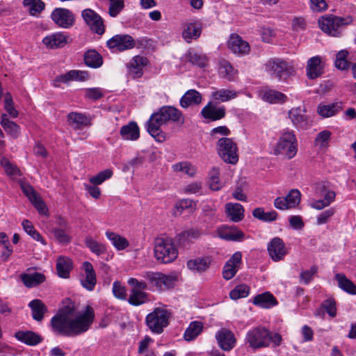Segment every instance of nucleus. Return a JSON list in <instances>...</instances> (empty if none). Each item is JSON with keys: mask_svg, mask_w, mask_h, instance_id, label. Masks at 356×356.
<instances>
[{"mask_svg": "<svg viewBox=\"0 0 356 356\" xmlns=\"http://www.w3.org/2000/svg\"><path fill=\"white\" fill-rule=\"evenodd\" d=\"M147 64V58L140 56H134L127 65L129 74L134 78L141 77L143 74V67Z\"/></svg>", "mask_w": 356, "mask_h": 356, "instance_id": "412c9836", "label": "nucleus"}, {"mask_svg": "<svg viewBox=\"0 0 356 356\" xmlns=\"http://www.w3.org/2000/svg\"><path fill=\"white\" fill-rule=\"evenodd\" d=\"M268 330L257 327L248 332V342L254 348L268 347Z\"/></svg>", "mask_w": 356, "mask_h": 356, "instance_id": "2eb2a0df", "label": "nucleus"}, {"mask_svg": "<svg viewBox=\"0 0 356 356\" xmlns=\"http://www.w3.org/2000/svg\"><path fill=\"white\" fill-rule=\"evenodd\" d=\"M298 143L293 130H283L274 147L275 155H283L288 159L294 158L298 152Z\"/></svg>", "mask_w": 356, "mask_h": 356, "instance_id": "20e7f679", "label": "nucleus"}, {"mask_svg": "<svg viewBox=\"0 0 356 356\" xmlns=\"http://www.w3.org/2000/svg\"><path fill=\"white\" fill-rule=\"evenodd\" d=\"M113 293L114 296L120 300H126L127 289L119 281H115L113 284Z\"/></svg>", "mask_w": 356, "mask_h": 356, "instance_id": "774afa93", "label": "nucleus"}, {"mask_svg": "<svg viewBox=\"0 0 356 356\" xmlns=\"http://www.w3.org/2000/svg\"><path fill=\"white\" fill-rule=\"evenodd\" d=\"M203 118L209 121H217L224 118L226 115V108L224 106H218L212 102H209L201 111Z\"/></svg>", "mask_w": 356, "mask_h": 356, "instance_id": "dca6fc26", "label": "nucleus"}, {"mask_svg": "<svg viewBox=\"0 0 356 356\" xmlns=\"http://www.w3.org/2000/svg\"><path fill=\"white\" fill-rule=\"evenodd\" d=\"M21 279L26 287L32 288L44 282L45 276L37 272L31 274L24 273L21 275Z\"/></svg>", "mask_w": 356, "mask_h": 356, "instance_id": "58836bf2", "label": "nucleus"}, {"mask_svg": "<svg viewBox=\"0 0 356 356\" xmlns=\"http://www.w3.org/2000/svg\"><path fill=\"white\" fill-rule=\"evenodd\" d=\"M4 108L11 118H15L18 116L19 113L14 106L12 95L9 92L5 95Z\"/></svg>", "mask_w": 356, "mask_h": 356, "instance_id": "e2e57ef3", "label": "nucleus"}, {"mask_svg": "<svg viewBox=\"0 0 356 356\" xmlns=\"http://www.w3.org/2000/svg\"><path fill=\"white\" fill-rule=\"evenodd\" d=\"M83 269L84 275L80 279L81 284L83 288L89 291L95 289L97 284L96 273L92 264L89 261L83 263Z\"/></svg>", "mask_w": 356, "mask_h": 356, "instance_id": "6ab92c4d", "label": "nucleus"}, {"mask_svg": "<svg viewBox=\"0 0 356 356\" xmlns=\"http://www.w3.org/2000/svg\"><path fill=\"white\" fill-rule=\"evenodd\" d=\"M70 229H64L62 228L54 227L52 230L55 238L61 243H69L71 237L67 234Z\"/></svg>", "mask_w": 356, "mask_h": 356, "instance_id": "69168bd1", "label": "nucleus"}, {"mask_svg": "<svg viewBox=\"0 0 356 356\" xmlns=\"http://www.w3.org/2000/svg\"><path fill=\"white\" fill-rule=\"evenodd\" d=\"M20 188L23 193L27 197L38 212L41 214H45L47 211L46 204L33 187L29 183L21 181Z\"/></svg>", "mask_w": 356, "mask_h": 356, "instance_id": "ddd939ff", "label": "nucleus"}, {"mask_svg": "<svg viewBox=\"0 0 356 356\" xmlns=\"http://www.w3.org/2000/svg\"><path fill=\"white\" fill-rule=\"evenodd\" d=\"M236 71L227 60H222L220 63L219 74L221 77L231 81L234 79Z\"/></svg>", "mask_w": 356, "mask_h": 356, "instance_id": "49530a36", "label": "nucleus"}, {"mask_svg": "<svg viewBox=\"0 0 356 356\" xmlns=\"http://www.w3.org/2000/svg\"><path fill=\"white\" fill-rule=\"evenodd\" d=\"M202 101V95L196 90L191 89L187 90L181 97L179 103L182 108H187L191 106L199 105Z\"/></svg>", "mask_w": 356, "mask_h": 356, "instance_id": "b1692460", "label": "nucleus"}, {"mask_svg": "<svg viewBox=\"0 0 356 356\" xmlns=\"http://www.w3.org/2000/svg\"><path fill=\"white\" fill-rule=\"evenodd\" d=\"M183 123L184 118L181 112L172 106H163L152 113L145 124L147 132L158 142L165 140L161 127L169 122Z\"/></svg>", "mask_w": 356, "mask_h": 356, "instance_id": "f03ea898", "label": "nucleus"}, {"mask_svg": "<svg viewBox=\"0 0 356 356\" xmlns=\"http://www.w3.org/2000/svg\"><path fill=\"white\" fill-rule=\"evenodd\" d=\"M106 46L110 49L124 51L136 47V40L128 34H117L106 42Z\"/></svg>", "mask_w": 356, "mask_h": 356, "instance_id": "9b49d317", "label": "nucleus"}, {"mask_svg": "<svg viewBox=\"0 0 356 356\" xmlns=\"http://www.w3.org/2000/svg\"><path fill=\"white\" fill-rule=\"evenodd\" d=\"M261 97L270 104H284L288 100L285 94L273 89L263 90L261 92Z\"/></svg>", "mask_w": 356, "mask_h": 356, "instance_id": "cd10ccee", "label": "nucleus"}, {"mask_svg": "<svg viewBox=\"0 0 356 356\" xmlns=\"http://www.w3.org/2000/svg\"><path fill=\"white\" fill-rule=\"evenodd\" d=\"M288 116L296 129L305 130L312 125V121L303 107L292 108L289 111Z\"/></svg>", "mask_w": 356, "mask_h": 356, "instance_id": "9d476101", "label": "nucleus"}, {"mask_svg": "<svg viewBox=\"0 0 356 356\" xmlns=\"http://www.w3.org/2000/svg\"><path fill=\"white\" fill-rule=\"evenodd\" d=\"M208 184L212 191H219L222 187V183L220 181V171L218 168H213L209 172Z\"/></svg>", "mask_w": 356, "mask_h": 356, "instance_id": "8fccbe9b", "label": "nucleus"}, {"mask_svg": "<svg viewBox=\"0 0 356 356\" xmlns=\"http://www.w3.org/2000/svg\"><path fill=\"white\" fill-rule=\"evenodd\" d=\"M306 76L310 80L321 76L324 73V64L319 56L310 58L306 65Z\"/></svg>", "mask_w": 356, "mask_h": 356, "instance_id": "f3484780", "label": "nucleus"}, {"mask_svg": "<svg viewBox=\"0 0 356 356\" xmlns=\"http://www.w3.org/2000/svg\"><path fill=\"white\" fill-rule=\"evenodd\" d=\"M218 236L226 241H239L243 238V233L239 231L236 227H228L222 225L218 229Z\"/></svg>", "mask_w": 356, "mask_h": 356, "instance_id": "5701e85b", "label": "nucleus"}, {"mask_svg": "<svg viewBox=\"0 0 356 356\" xmlns=\"http://www.w3.org/2000/svg\"><path fill=\"white\" fill-rule=\"evenodd\" d=\"M301 194L298 189H292L285 196L289 209L296 207L300 202Z\"/></svg>", "mask_w": 356, "mask_h": 356, "instance_id": "680f3d73", "label": "nucleus"}, {"mask_svg": "<svg viewBox=\"0 0 356 356\" xmlns=\"http://www.w3.org/2000/svg\"><path fill=\"white\" fill-rule=\"evenodd\" d=\"M252 215L255 218L264 222H272L277 219V213L275 211H264L263 208H256L252 211Z\"/></svg>", "mask_w": 356, "mask_h": 356, "instance_id": "3c124183", "label": "nucleus"}, {"mask_svg": "<svg viewBox=\"0 0 356 356\" xmlns=\"http://www.w3.org/2000/svg\"><path fill=\"white\" fill-rule=\"evenodd\" d=\"M341 108V103L339 102L327 104L321 103L317 106V113L323 118H331L336 115Z\"/></svg>", "mask_w": 356, "mask_h": 356, "instance_id": "bb28decb", "label": "nucleus"}, {"mask_svg": "<svg viewBox=\"0 0 356 356\" xmlns=\"http://www.w3.org/2000/svg\"><path fill=\"white\" fill-rule=\"evenodd\" d=\"M187 58L190 63L200 67H204L207 65V56L195 50L188 51Z\"/></svg>", "mask_w": 356, "mask_h": 356, "instance_id": "09e8293b", "label": "nucleus"}, {"mask_svg": "<svg viewBox=\"0 0 356 356\" xmlns=\"http://www.w3.org/2000/svg\"><path fill=\"white\" fill-rule=\"evenodd\" d=\"M88 76V74L85 71L70 70L64 74L58 76L54 81L67 83L71 81H85Z\"/></svg>", "mask_w": 356, "mask_h": 356, "instance_id": "7c9ffc66", "label": "nucleus"}, {"mask_svg": "<svg viewBox=\"0 0 356 356\" xmlns=\"http://www.w3.org/2000/svg\"><path fill=\"white\" fill-rule=\"evenodd\" d=\"M142 276L149 282L152 288L160 291L161 273L146 271L143 273Z\"/></svg>", "mask_w": 356, "mask_h": 356, "instance_id": "864d4df0", "label": "nucleus"}, {"mask_svg": "<svg viewBox=\"0 0 356 356\" xmlns=\"http://www.w3.org/2000/svg\"><path fill=\"white\" fill-rule=\"evenodd\" d=\"M225 213L231 220L238 222L243 218L244 209L238 203L229 202L225 205Z\"/></svg>", "mask_w": 356, "mask_h": 356, "instance_id": "72a5a7b5", "label": "nucleus"}, {"mask_svg": "<svg viewBox=\"0 0 356 356\" xmlns=\"http://www.w3.org/2000/svg\"><path fill=\"white\" fill-rule=\"evenodd\" d=\"M72 269V263L70 259L65 257H59L57 259L56 270L58 275L62 278H68Z\"/></svg>", "mask_w": 356, "mask_h": 356, "instance_id": "e433bc0d", "label": "nucleus"}, {"mask_svg": "<svg viewBox=\"0 0 356 356\" xmlns=\"http://www.w3.org/2000/svg\"><path fill=\"white\" fill-rule=\"evenodd\" d=\"M215 337L218 346L224 351L231 350L236 345L234 334L226 328H222L218 330Z\"/></svg>", "mask_w": 356, "mask_h": 356, "instance_id": "a211bd4d", "label": "nucleus"}, {"mask_svg": "<svg viewBox=\"0 0 356 356\" xmlns=\"http://www.w3.org/2000/svg\"><path fill=\"white\" fill-rule=\"evenodd\" d=\"M331 135L332 133L328 130L319 132L314 140V145L320 148L327 147Z\"/></svg>", "mask_w": 356, "mask_h": 356, "instance_id": "13d9d810", "label": "nucleus"}, {"mask_svg": "<svg viewBox=\"0 0 356 356\" xmlns=\"http://www.w3.org/2000/svg\"><path fill=\"white\" fill-rule=\"evenodd\" d=\"M297 63L295 60H288L279 58L268 60L265 64V70L273 78L279 81L287 82L288 79L296 73Z\"/></svg>", "mask_w": 356, "mask_h": 356, "instance_id": "7ed1b4c3", "label": "nucleus"}, {"mask_svg": "<svg viewBox=\"0 0 356 356\" xmlns=\"http://www.w3.org/2000/svg\"><path fill=\"white\" fill-rule=\"evenodd\" d=\"M227 47L234 54L242 56L245 53V44L242 38L236 34L230 35L227 41Z\"/></svg>", "mask_w": 356, "mask_h": 356, "instance_id": "c756f323", "label": "nucleus"}, {"mask_svg": "<svg viewBox=\"0 0 356 356\" xmlns=\"http://www.w3.org/2000/svg\"><path fill=\"white\" fill-rule=\"evenodd\" d=\"M29 307L31 309V315L33 318L38 322H41L43 320L44 314L48 311V309L44 303L39 299L31 300L29 303Z\"/></svg>", "mask_w": 356, "mask_h": 356, "instance_id": "c85d7f7f", "label": "nucleus"}, {"mask_svg": "<svg viewBox=\"0 0 356 356\" xmlns=\"http://www.w3.org/2000/svg\"><path fill=\"white\" fill-rule=\"evenodd\" d=\"M173 169L177 172H184L190 177H193L197 172L196 168L191 163L186 161L175 164L173 165Z\"/></svg>", "mask_w": 356, "mask_h": 356, "instance_id": "bf43d9fd", "label": "nucleus"}, {"mask_svg": "<svg viewBox=\"0 0 356 356\" xmlns=\"http://www.w3.org/2000/svg\"><path fill=\"white\" fill-rule=\"evenodd\" d=\"M217 151L220 157L226 163L235 164L238 160L236 143L227 137L218 139Z\"/></svg>", "mask_w": 356, "mask_h": 356, "instance_id": "6e6552de", "label": "nucleus"}, {"mask_svg": "<svg viewBox=\"0 0 356 356\" xmlns=\"http://www.w3.org/2000/svg\"><path fill=\"white\" fill-rule=\"evenodd\" d=\"M67 120L70 125L74 129H79L88 124V118L82 113H70L67 115Z\"/></svg>", "mask_w": 356, "mask_h": 356, "instance_id": "37998d69", "label": "nucleus"}, {"mask_svg": "<svg viewBox=\"0 0 356 356\" xmlns=\"http://www.w3.org/2000/svg\"><path fill=\"white\" fill-rule=\"evenodd\" d=\"M202 235V231L199 228L191 227L181 232L177 235L179 243L186 244L193 239H197Z\"/></svg>", "mask_w": 356, "mask_h": 356, "instance_id": "79ce46f5", "label": "nucleus"}, {"mask_svg": "<svg viewBox=\"0 0 356 356\" xmlns=\"http://www.w3.org/2000/svg\"><path fill=\"white\" fill-rule=\"evenodd\" d=\"M267 250L270 257L273 261L283 260L288 254V250L283 240L279 237L273 238L268 244Z\"/></svg>", "mask_w": 356, "mask_h": 356, "instance_id": "4468645a", "label": "nucleus"}, {"mask_svg": "<svg viewBox=\"0 0 356 356\" xmlns=\"http://www.w3.org/2000/svg\"><path fill=\"white\" fill-rule=\"evenodd\" d=\"M68 36L61 32L55 33L44 37L43 44L49 49H57L64 47L67 42Z\"/></svg>", "mask_w": 356, "mask_h": 356, "instance_id": "4be33fe9", "label": "nucleus"}, {"mask_svg": "<svg viewBox=\"0 0 356 356\" xmlns=\"http://www.w3.org/2000/svg\"><path fill=\"white\" fill-rule=\"evenodd\" d=\"M211 97L216 101L225 102L236 97L237 92L232 90L220 89L213 92Z\"/></svg>", "mask_w": 356, "mask_h": 356, "instance_id": "de8ad7c7", "label": "nucleus"}, {"mask_svg": "<svg viewBox=\"0 0 356 356\" xmlns=\"http://www.w3.org/2000/svg\"><path fill=\"white\" fill-rule=\"evenodd\" d=\"M106 236L118 250H124L129 246V241L124 237L121 236L115 232H106Z\"/></svg>", "mask_w": 356, "mask_h": 356, "instance_id": "a18cd8bd", "label": "nucleus"}, {"mask_svg": "<svg viewBox=\"0 0 356 356\" xmlns=\"http://www.w3.org/2000/svg\"><path fill=\"white\" fill-rule=\"evenodd\" d=\"M203 324L200 321H192L184 332V339L187 341L195 339L202 332Z\"/></svg>", "mask_w": 356, "mask_h": 356, "instance_id": "4c0bfd02", "label": "nucleus"}, {"mask_svg": "<svg viewBox=\"0 0 356 356\" xmlns=\"http://www.w3.org/2000/svg\"><path fill=\"white\" fill-rule=\"evenodd\" d=\"M241 254L236 252L227 261L222 270V276L225 280H229L236 275L238 266L241 264Z\"/></svg>", "mask_w": 356, "mask_h": 356, "instance_id": "aec40b11", "label": "nucleus"}, {"mask_svg": "<svg viewBox=\"0 0 356 356\" xmlns=\"http://www.w3.org/2000/svg\"><path fill=\"white\" fill-rule=\"evenodd\" d=\"M109 1L108 14L111 17H117L124 9L123 0H108Z\"/></svg>", "mask_w": 356, "mask_h": 356, "instance_id": "052dcab7", "label": "nucleus"}, {"mask_svg": "<svg viewBox=\"0 0 356 356\" xmlns=\"http://www.w3.org/2000/svg\"><path fill=\"white\" fill-rule=\"evenodd\" d=\"M149 300L148 294L138 289H132L128 298V302L133 306L141 305Z\"/></svg>", "mask_w": 356, "mask_h": 356, "instance_id": "a19ab883", "label": "nucleus"}, {"mask_svg": "<svg viewBox=\"0 0 356 356\" xmlns=\"http://www.w3.org/2000/svg\"><path fill=\"white\" fill-rule=\"evenodd\" d=\"M211 259L209 257H197L187 262V267L193 271L199 273L206 271L210 266Z\"/></svg>", "mask_w": 356, "mask_h": 356, "instance_id": "f704fd0d", "label": "nucleus"}, {"mask_svg": "<svg viewBox=\"0 0 356 356\" xmlns=\"http://www.w3.org/2000/svg\"><path fill=\"white\" fill-rule=\"evenodd\" d=\"M254 305L264 309H269L277 305V301L274 296L270 292H265L255 296L252 300H250Z\"/></svg>", "mask_w": 356, "mask_h": 356, "instance_id": "a878e982", "label": "nucleus"}, {"mask_svg": "<svg viewBox=\"0 0 356 356\" xmlns=\"http://www.w3.org/2000/svg\"><path fill=\"white\" fill-rule=\"evenodd\" d=\"M23 5L29 8V11L31 15L40 13L45 7L44 3L41 0H24Z\"/></svg>", "mask_w": 356, "mask_h": 356, "instance_id": "5fc2aeb1", "label": "nucleus"}, {"mask_svg": "<svg viewBox=\"0 0 356 356\" xmlns=\"http://www.w3.org/2000/svg\"><path fill=\"white\" fill-rule=\"evenodd\" d=\"M0 124L5 131L13 138H17L20 136L21 129L19 126L10 120L6 114L1 115Z\"/></svg>", "mask_w": 356, "mask_h": 356, "instance_id": "473e14b6", "label": "nucleus"}, {"mask_svg": "<svg viewBox=\"0 0 356 356\" xmlns=\"http://www.w3.org/2000/svg\"><path fill=\"white\" fill-rule=\"evenodd\" d=\"M120 135L123 140H137L140 137L139 127L136 122L131 121L120 128Z\"/></svg>", "mask_w": 356, "mask_h": 356, "instance_id": "393cba45", "label": "nucleus"}, {"mask_svg": "<svg viewBox=\"0 0 356 356\" xmlns=\"http://www.w3.org/2000/svg\"><path fill=\"white\" fill-rule=\"evenodd\" d=\"M85 243L92 252L97 255L102 254L106 252V247L104 245L98 243L91 236H87L85 238Z\"/></svg>", "mask_w": 356, "mask_h": 356, "instance_id": "6e6d98bb", "label": "nucleus"}, {"mask_svg": "<svg viewBox=\"0 0 356 356\" xmlns=\"http://www.w3.org/2000/svg\"><path fill=\"white\" fill-rule=\"evenodd\" d=\"M113 176V171L111 169H106L99 172L95 176L91 177L89 181L91 184L98 186L102 184L106 180L109 179Z\"/></svg>", "mask_w": 356, "mask_h": 356, "instance_id": "4d7b16f0", "label": "nucleus"}, {"mask_svg": "<svg viewBox=\"0 0 356 356\" xmlns=\"http://www.w3.org/2000/svg\"><path fill=\"white\" fill-rule=\"evenodd\" d=\"M1 165L3 167L6 174L8 176H20L21 172L17 165L11 163L8 159H3L1 161Z\"/></svg>", "mask_w": 356, "mask_h": 356, "instance_id": "338daca9", "label": "nucleus"}, {"mask_svg": "<svg viewBox=\"0 0 356 356\" xmlns=\"http://www.w3.org/2000/svg\"><path fill=\"white\" fill-rule=\"evenodd\" d=\"M81 17L92 32L100 35L104 33V19L95 10L91 8H86L82 10Z\"/></svg>", "mask_w": 356, "mask_h": 356, "instance_id": "1a4fd4ad", "label": "nucleus"}, {"mask_svg": "<svg viewBox=\"0 0 356 356\" xmlns=\"http://www.w3.org/2000/svg\"><path fill=\"white\" fill-rule=\"evenodd\" d=\"M154 254L159 262L169 264L177 259L178 250L171 238L157 237L154 241Z\"/></svg>", "mask_w": 356, "mask_h": 356, "instance_id": "39448f33", "label": "nucleus"}, {"mask_svg": "<svg viewBox=\"0 0 356 356\" xmlns=\"http://www.w3.org/2000/svg\"><path fill=\"white\" fill-rule=\"evenodd\" d=\"M353 18L334 15H326L318 19V25L321 29L326 34L333 37H340L342 35L345 26L351 24Z\"/></svg>", "mask_w": 356, "mask_h": 356, "instance_id": "423d86ee", "label": "nucleus"}, {"mask_svg": "<svg viewBox=\"0 0 356 356\" xmlns=\"http://www.w3.org/2000/svg\"><path fill=\"white\" fill-rule=\"evenodd\" d=\"M335 279L337 281L338 286L342 290L350 294H356V286L350 280H348L343 274H336Z\"/></svg>", "mask_w": 356, "mask_h": 356, "instance_id": "c03bdc74", "label": "nucleus"}, {"mask_svg": "<svg viewBox=\"0 0 356 356\" xmlns=\"http://www.w3.org/2000/svg\"><path fill=\"white\" fill-rule=\"evenodd\" d=\"M85 64L92 68H98L103 64L102 56L95 49L87 51L84 54Z\"/></svg>", "mask_w": 356, "mask_h": 356, "instance_id": "ea45409f", "label": "nucleus"}, {"mask_svg": "<svg viewBox=\"0 0 356 356\" xmlns=\"http://www.w3.org/2000/svg\"><path fill=\"white\" fill-rule=\"evenodd\" d=\"M177 281V278L176 276L172 275H165L161 273L160 291L174 287Z\"/></svg>", "mask_w": 356, "mask_h": 356, "instance_id": "0e129e2a", "label": "nucleus"}, {"mask_svg": "<svg viewBox=\"0 0 356 356\" xmlns=\"http://www.w3.org/2000/svg\"><path fill=\"white\" fill-rule=\"evenodd\" d=\"M15 337L19 341L29 346L38 345L42 340V337L38 334L32 331H19L15 333Z\"/></svg>", "mask_w": 356, "mask_h": 356, "instance_id": "c9c22d12", "label": "nucleus"}, {"mask_svg": "<svg viewBox=\"0 0 356 356\" xmlns=\"http://www.w3.org/2000/svg\"><path fill=\"white\" fill-rule=\"evenodd\" d=\"M94 318V310L88 305L82 314L74 318L63 312L56 314L51 318L50 325L56 335L72 337L86 332L93 323Z\"/></svg>", "mask_w": 356, "mask_h": 356, "instance_id": "f257e3e1", "label": "nucleus"}, {"mask_svg": "<svg viewBox=\"0 0 356 356\" xmlns=\"http://www.w3.org/2000/svg\"><path fill=\"white\" fill-rule=\"evenodd\" d=\"M22 225L24 230L31 236L34 240L40 242L43 245H46V241L41 234L35 229L33 224L28 220H24Z\"/></svg>", "mask_w": 356, "mask_h": 356, "instance_id": "603ef678", "label": "nucleus"}, {"mask_svg": "<svg viewBox=\"0 0 356 356\" xmlns=\"http://www.w3.org/2000/svg\"><path fill=\"white\" fill-rule=\"evenodd\" d=\"M170 316V313L166 309L156 307L147 315L145 323L152 333L159 334L168 325Z\"/></svg>", "mask_w": 356, "mask_h": 356, "instance_id": "0eeeda50", "label": "nucleus"}, {"mask_svg": "<svg viewBox=\"0 0 356 356\" xmlns=\"http://www.w3.org/2000/svg\"><path fill=\"white\" fill-rule=\"evenodd\" d=\"M51 18L57 26L63 29H70L75 22L73 13L64 8H55L51 14Z\"/></svg>", "mask_w": 356, "mask_h": 356, "instance_id": "f8f14e48", "label": "nucleus"}, {"mask_svg": "<svg viewBox=\"0 0 356 356\" xmlns=\"http://www.w3.org/2000/svg\"><path fill=\"white\" fill-rule=\"evenodd\" d=\"M202 32V26L199 22L189 23L186 24V26L182 32V36L186 42H191L192 40L197 39Z\"/></svg>", "mask_w": 356, "mask_h": 356, "instance_id": "2f4dec72", "label": "nucleus"}]
</instances>
